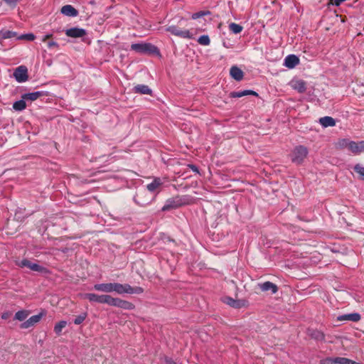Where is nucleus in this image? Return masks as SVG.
Instances as JSON below:
<instances>
[{"label":"nucleus","mask_w":364,"mask_h":364,"mask_svg":"<svg viewBox=\"0 0 364 364\" xmlns=\"http://www.w3.org/2000/svg\"><path fill=\"white\" fill-rule=\"evenodd\" d=\"M100 304H107L109 306L127 310H131L134 308V306L132 303L119 298H114L109 294L100 295Z\"/></svg>","instance_id":"f257e3e1"},{"label":"nucleus","mask_w":364,"mask_h":364,"mask_svg":"<svg viewBox=\"0 0 364 364\" xmlns=\"http://www.w3.org/2000/svg\"><path fill=\"white\" fill-rule=\"evenodd\" d=\"M113 289H114V291H115L118 294H139L144 291V289L140 287H132L128 284H123L115 283V282L113 283Z\"/></svg>","instance_id":"f03ea898"},{"label":"nucleus","mask_w":364,"mask_h":364,"mask_svg":"<svg viewBox=\"0 0 364 364\" xmlns=\"http://www.w3.org/2000/svg\"><path fill=\"white\" fill-rule=\"evenodd\" d=\"M131 49L140 54L157 53L158 48L149 43H133L131 45Z\"/></svg>","instance_id":"7ed1b4c3"},{"label":"nucleus","mask_w":364,"mask_h":364,"mask_svg":"<svg viewBox=\"0 0 364 364\" xmlns=\"http://www.w3.org/2000/svg\"><path fill=\"white\" fill-rule=\"evenodd\" d=\"M308 155V149L304 146H297L291 154V161L297 164H301Z\"/></svg>","instance_id":"20e7f679"},{"label":"nucleus","mask_w":364,"mask_h":364,"mask_svg":"<svg viewBox=\"0 0 364 364\" xmlns=\"http://www.w3.org/2000/svg\"><path fill=\"white\" fill-rule=\"evenodd\" d=\"M18 265L21 267H27L32 271L37 272H46V269L36 263H33L28 259H23L18 262Z\"/></svg>","instance_id":"39448f33"},{"label":"nucleus","mask_w":364,"mask_h":364,"mask_svg":"<svg viewBox=\"0 0 364 364\" xmlns=\"http://www.w3.org/2000/svg\"><path fill=\"white\" fill-rule=\"evenodd\" d=\"M14 77L18 82H24L28 80V69L26 66L18 67L14 73Z\"/></svg>","instance_id":"423d86ee"},{"label":"nucleus","mask_w":364,"mask_h":364,"mask_svg":"<svg viewBox=\"0 0 364 364\" xmlns=\"http://www.w3.org/2000/svg\"><path fill=\"white\" fill-rule=\"evenodd\" d=\"M182 205V199L178 196L166 200L165 205L162 207V211H167L172 209L177 208Z\"/></svg>","instance_id":"0eeeda50"},{"label":"nucleus","mask_w":364,"mask_h":364,"mask_svg":"<svg viewBox=\"0 0 364 364\" xmlns=\"http://www.w3.org/2000/svg\"><path fill=\"white\" fill-rule=\"evenodd\" d=\"M65 35L71 38H81L86 35V31L80 28H71L65 31Z\"/></svg>","instance_id":"6e6552de"},{"label":"nucleus","mask_w":364,"mask_h":364,"mask_svg":"<svg viewBox=\"0 0 364 364\" xmlns=\"http://www.w3.org/2000/svg\"><path fill=\"white\" fill-rule=\"evenodd\" d=\"M223 301L228 305L236 309L242 308L247 304V301L245 300H235L229 296L225 297Z\"/></svg>","instance_id":"1a4fd4ad"},{"label":"nucleus","mask_w":364,"mask_h":364,"mask_svg":"<svg viewBox=\"0 0 364 364\" xmlns=\"http://www.w3.org/2000/svg\"><path fill=\"white\" fill-rule=\"evenodd\" d=\"M43 314H39L38 315H34L30 317L28 320L22 323L20 326L21 328H28L33 326H34L36 323H38L42 318Z\"/></svg>","instance_id":"9d476101"},{"label":"nucleus","mask_w":364,"mask_h":364,"mask_svg":"<svg viewBox=\"0 0 364 364\" xmlns=\"http://www.w3.org/2000/svg\"><path fill=\"white\" fill-rule=\"evenodd\" d=\"M258 287L262 291H270L272 294H276L278 291L277 286L271 282H265L264 283L258 284Z\"/></svg>","instance_id":"9b49d317"},{"label":"nucleus","mask_w":364,"mask_h":364,"mask_svg":"<svg viewBox=\"0 0 364 364\" xmlns=\"http://www.w3.org/2000/svg\"><path fill=\"white\" fill-rule=\"evenodd\" d=\"M350 145L349 151L353 154H360V153L364 152V141H360L359 142L352 141Z\"/></svg>","instance_id":"f8f14e48"},{"label":"nucleus","mask_w":364,"mask_h":364,"mask_svg":"<svg viewBox=\"0 0 364 364\" xmlns=\"http://www.w3.org/2000/svg\"><path fill=\"white\" fill-rule=\"evenodd\" d=\"M94 289L105 293H111L114 291L113 283L96 284L93 287Z\"/></svg>","instance_id":"ddd939ff"},{"label":"nucleus","mask_w":364,"mask_h":364,"mask_svg":"<svg viewBox=\"0 0 364 364\" xmlns=\"http://www.w3.org/2000/svg\"><path fill=\"white\" fill-rule=\"evenodd\" d=\"M299 63V59L295 55H289L284 59V65L288 68H294Z\"/></svg>","instance_id":"4468645a"},{"label":"nucleus","mask_w":364,"mask_h":364,"mask_svg":"<svg viewBox=\"0 0 364 364\" xmlns=\"http://www.w3.org/2000/svg\"><path fill=\"white\" fill-rule=\"evenodd\" d=\"M61 13L67 16L75 17L78 14V11L71 5H65L61 8Z\"/></svg>","instance_id":"2eb2a0df"},{"label":"nucleus","mask_w":364,"mask_h":364,"mask_svg":"<svg viewBox=\"0 0 364 364\" xmlns=\"http://www.w3.org/2000/svg\"><path fill=\"white\" fill-rule=\"evenodd\" d=\"M163 181L160 178H155L151 183L146 186L147 190L151 192H155L162 184Z\"/></svg>","instance_id":"dca6fc26"},{"label":"nucleus","mask_w":364,"mask_h":364,"mask_svg":"<svg viewBox=\"0 0 364 364\" xmlns=\"http://www.w3.org/2000/svg\"><path fill=\"white\" fill-rule=\"evenodd\" d=\"M291 87L300 93L304 92L306 90V82L302 80H296L291 81Z\"/></svg>","instance_id":"f3484780"},{"label":"nucleus","mask_w":364,"mask_h":364,"mask_svg":"<svg viewBox=\"0 0 364 364\" xmlns=\"http://www.w3.org/2000/svg\"><path fill=\"white\" fill-rule=\"evenodd\" d=\"M230 74L237 81H240L243 78V72L237 66H232L230 68Z\"/></svg>","instance_id":"a211bd4d"},{"label":"nucleus","mask_w":364,"mask_h":364,"mask_svg":"<svg viewBox=\"0 0 364 364\" xmlns=\"http://www.w3.org/2000/svg\"><path fill=\"white\" fill-rule=\"evenodd\" d=\"M133 91L135 93H139L141 95H151V90L149 87V86L146 85H137L134 87Z\"/></svg>","instance_id":"6ab92c4d"},{"label":"nucleus","mask_w":364,"mask_h":364,"mask_svg":"<svg viewBox=\"0 0 364 364\" xmlns=\"http://www.w3.org/2000/svg\"><path fill=\"white\" fill-rule=\"evenodd\" d=\"M319 123L323 127H333L336 124V121L331 117H323L319 119Z\"/></svg>","instance_id":"aec40b11"},{"label":"nucleus","mask_w":364,"mask_h":364,"mask_svg":"<svg viewBox=\"0 0 364 364\" xmlns=\"http://www.w3.org/2000/svg\"><path fill=\"white\" fill-rule=\"evenodd\" d=\"M248 95L257 96V93L253 90H243L240 92H232L230 94L231 97H242Z\"/></svg>","instance_id":"412c9836"},{"label":"nucleus","mask_w":364,"mask_h":364,"mask_svg":"<svg viewBox=\"0 0 364 364\" xmlns=\"http://www.w3.org/2000/svg\"><path fill=\"white\" fill-rule=\"evenodd\" d=\"M308 334L317 341H323L324 339V334L321 331L316 329H309Z\"/></svg>","instance_id":"4be33fe9"},{"label":"nucleus","mask_w":364,"mask_h":364,"mask_svg":"<svg viewBox=\"0 0 364 364\" xmlns=\"http://www.w3.org/2000/svg\"><path fill=\"white\" fill-rule=\"evenodd\" d=\"M340 320H348L354 322L358 321L360 319V315L358 313H353L349 314L343 315L339 317Z\"/></svg>","instance_id":"5701e85b"},{"label":"nucleus","mask_w":364,"mask_h":364,"mask_svg":"<svg viewBox=\"0 0 364 364\" xmlns=\"http://www.w3.org/2000/svg\"><path fill=\"white\" fill-rule=\"evenodd\" d=\"M12 38H18L17 33L16 32L9 30H2L0 31V39H7Z\"/></svg>","instance_id":"b1692460"},{"label":"nucleus","mask_w":364,"mask_h":364,"mask_svg":"<svg viewBox=\"0 0 364 364\" xmlns=\"http://www.w3.org/2000/svg\"><path fill=\"white\" fill-rule=\"evenodd\" d=\"M41 92H34L26 93L22 95V98L26 100L34 101L41 96Z\"/></svg>","instance_id":"393cba45"},{"label":"nucleus","mask_w":364,"mask_h":364,"mask_svg":"<svg viewBox=\"0 0 364 364\" xmlns=\"http://www.w3.org/2000/svg\"><path fill=\"white\" fill-rule=\"evenodd\" d=\"M25 101H26V100H23L22 98L21 100L15 102L13 104V108L16 111H22V110H23L26 107V104Z\"/></svg>","instance_id":"a878e982"},{"label":"nucleus","mask_w":364,"mask_h":364,"mask_svg":"<svg viewBox=\"0 0 364 364\" xmlns=\"http://www.w3.org/2000/svg\"><path fill=\"white\" fill-rule=\"evenodd\" d=\"M333 358L335 364H358L356 362L346 358L336 357Z\"/></svg>","instance_id":"bb28decb"},{"label":"nucleus","mask_w":364,"mask_h":364,"mask_svg":"<svg viewBox=\"0 0 364 364\" xmlns=\"http://www.w3.org/2000/svg\"><path fill=\"white\" fill-rule=\"evenodd\" d=\"M352 141H350L347 139H340L337 143V146L339 149H348L350 150V144H351Z\"/></svg>","instance_id":"cd10ccee"},{"label":"nucleus","mask_w":364,"mask_h":364,"mask_svg":"<svg viewBox=\"0 0 364 364\" xmlns=\"http://www.w3.org/2000/svg\"><path fill=\"white\" fill-rule=\"evenodd\" d=\"M85 299H88L91 302H97L100 303V295L93 294V293H87L83 295Z\"/></svg>","instance_id":"c85d7f7f"},{"label":"nucleus","mask_w":364,"mask_h":364,"mask_svg":"<svg viewBox=\"0 0 364 364\" xmlns=\"http://www.w3.org/2000/svg\"><path fill=\"white\" fill-rule=\"evenodd\" d=\"M28 314H29V311H26V310L18 311L15 314V319L22 321L27 318Z\"/></svg>","instance_id":"c756f323"},{"label":"nucleus","mask_w":364,"mask_h":364,"mask_svg":"<svg viewBox=\"0 0 364 364\" xmlns=\"http://www.w3.org/2000/svg\"><path fill=\"white\" fill-rule=\"evenodd\" d=\"M230 30L235 34L240 33L242 31V26L235 23H231L229 25Z\"/></svg>","instance_id":"7c9ffc66"},{"label":"nucleus","mask_w":364,"mask_h":364,"mask_svg":"<svg viewBox=\"0 0 364 364\" xmlns=\"http://www.w3.org/2000/svg\"><path fill=\"white\" fill-rule=\"evenodd\" d=\"M67 322L65 321H61L55 324L54 327V331L56 334H60L62 330L66 326Z\"/></svg>","instance_id":"2f4dec72"},{"label":"nucleus","mask_w":364,"mask_h":364,"mask_svg":"<svg viewBox=\"0 0 364 364\" xmlns=\"http://www.w3.org/2000/svg\"><path fill=\"white\" fill-rule=\"evenodd\" d=\"M354 171L359 174L361 180L364 181V166L358 164L353 168Z\"/></svg>","instance_id":"473e14b6"},{"label":"nucleus","mask_w":364,"mask_h":364,"mask_svg":"<svg viewBox=\"0 0 364 364\" xmlns=\"http://www.w3.org/2000/svg\"><path fill=\"white\" fill-rule=\"evenodd\" d=\"M166 31L170 32L171 34L174 35V36H182V31L176 28V26H168L167 28H166Z\"/></svg>","instance_id":"72a5a7b5"},{"label":"nucleus","mask_w":364,"mask_h":364,"mask_svg":"<svg viewBox=\"0 0 364 364\" xmlns=\"http://www.w3.org/2000/svg\"><path fill=\"white\" fill-rule=\"evenodd\" d=\"M144 191H139L134 198L135 203L141 206H144L148 203L147 201L142 200L141 198V196L144 193Z\"/></svg>","instance_id":"f704fd0d"},{"label":"nucleus","mask_w":364,"mask_h":364,"mask_svg":"<svg viewBox=\"0 0 364 364\" xmlns=\"http://www.w3.org/2000/svg\"><path fill=\"white\" fill-rule=\"evenodd\" d=\"M183 166H185L183 165ZM188 169H191L196 176H198L199 175V171L198 169V167L196 166L195 165H193V164H187L186 165V167H183V174H185L187 171H188Z\"/></svg>","instance_id":"c9c22d12"},{"label":"nucleus","mask_w":364,"mask_h":364,"mask_svg":"<svg viewBox=\"0 0 364 364\" xmlns=\"http://www.w3.org/2000/svg\"><path fill=\"white\" fill-rule=\"evenodd\" d=\"M198 42L199 44L203 46H208L210 43L209 36L207 35L201 36L198 38Z\"/></svg>","instance_id":"e433bc0d"},{"label":"nucleus","mask_w":364,"mask_h":364,"mask_svg":"<svg viewBox=\"0 0 364 364\" xmlns=\"http://www.w3.org/2000/svg\"><path fill=\"white\" fill-rule=\"evenodd\" d=\"M86 317H87V314L86 313L81 314L80 315L77 316L74 319V323L76 324V325H79V324L82 323L85 321Z\"/></svg>","instance_id":"4c0bfd02"},{"label":"nucleus","mask_w":364,"mask_h":364,"mask_svg":"<svg viewBox=\"0 0 364 364\" xmlns=\"http://www.w3.org/2000/svg\"><path fill=\"white\" fill-rule=\"evenodd\" d=\"M17 39L21 40H27L29 41H33L35 39V36L33 33H28L25 35H21L17 38Z\"/></svg>","instance_id":"58836bf2"},{"label":"nucleus","mask_w":364,"mask_h":364,"mask_svg":"<svg viewBox=\"0 0 364 364\" xmlns=\"http://www.w3.org/2000/svg\"><path fill=\"white\" fill-rule=\"evenodd\" d=\"M208 14H210L209 11H199V12H196L195 14H193L191 15V18L193 19H196V18L203 17V16H204L205 15H208Z\"/></svg>","instance_id":"ea45409f"},{"label":"nucleus","mask_w":364,"mask_h":364,"mask_svg":"<svg viewBox=\"0 0 364 364\" xmlns=\"http://www.w3.org/2000/svg\"><path fill=\"white\" fill-rule=\"evenodd\" d=\"M321 364H335L333 358H327L321 360Z\"/></svg>","instance_id":"a19ab883"},{"label":"nucleus","mask_w":364,"mask_h":364,"mask_svg":"<svg viewBox=\"0 0 364 364\" xmlns=\"http://www.w3.org/2000/svg\"><path fill=\"white\" fill-rule=\"evenodd\" d=\"M48 47L49 48H55L58 49L59 48V44L57 42H55V41H50L48 42Z\"/></svg>","instance_id":"79ce46f5"},{"label":"nucleus","mask_w":364,"mask_h":364,"mask_svg":"<svg viewBox=\"0 0 364 364\" xmlns=\"http://www.w3.org/2000/svg\"><path fill=\"white\" fill-rule=\"evenodd\" d=\"M7 4L15 6L18 0H4Z\"/></svg>","instance_id":"37998d69"},{"label":"nucleus","mask_w":364,"mask_h":364,"mask_svg":"<svg viewBox=\"0 0 364 364\" xmlns=\"http://www.w3.org/2000/svg\"><path fill=\"white\" fill-rule=\"evenodd\" d=\"M53 36V34H47L43 37L42 41L46 42L48 39L50 38Z\"/></svg>","instance_id":"c03bdc74"},{"label":"nucleus","mask_w":364,"mask_h":364,"mask_svg":"<svg viewBox=\"0 0 364 364\" xmlns=\"http://www.w3.org/2000/svg\"><path fill=\"white\" fill-rule=\"evenodd\" d=\"M166 361L167 364H176L172 358H166Z\"/></svg>","instance_id":"a18cd8bd"},{"label":"nucleus","mask_w":364,"mask_h":364,"mask_svg":"<svg viewBox=\"0 0 364 364\" xmlns=\"http://www.w3.org/2000/svg\"><path fill=\"white\" fill-rule=\"evenodd\" d=\"M188 34L189 31H183V37H190Z\"/></svg>","instance_id":"49530a36"},{"label":"nucleus","mask_w":364,"mask_h":364,"mask_svg":"<svg viewBox=\"0 0 364 364\" xmlns=\"http://www.w3.org/2000/svg\"><path fill=\"white\" fill-rule=\"evenodd\" d=\"M1 317H2V318L6 319V318H8V314H4Z\"/></svg>","instance_id":"de8ad7c7"}]
</instances>
